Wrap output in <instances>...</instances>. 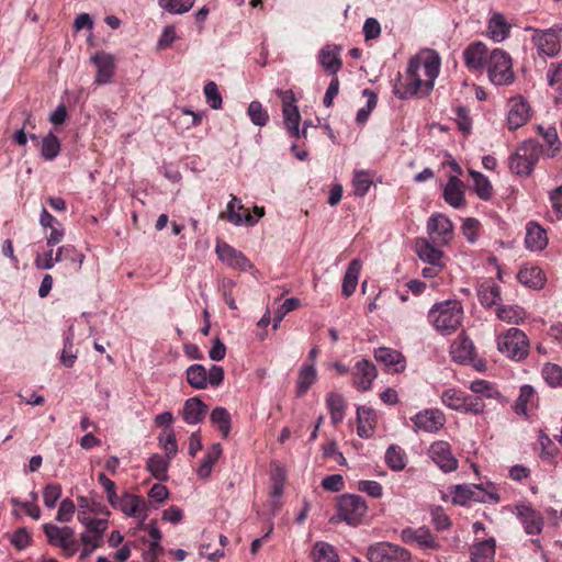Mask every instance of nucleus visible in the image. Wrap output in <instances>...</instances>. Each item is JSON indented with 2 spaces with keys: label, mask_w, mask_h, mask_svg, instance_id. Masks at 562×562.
Masks as SVG:
<instances>
[{
  "label": "nucleus",
  "mask_w": 562,
  "mask_h": 562,
  "mask_svg": "<svg viewBox=\"0 0 562 562\" xmlns=\"http://www.w3.org/2000/svg\"><path fill=\"white\" fill-rule=\"evenodd\" d=\"M439 71L438 55L411 58L405 75L394 83L393 92L401 100H407L417 94L427 95L434 89Z\"/></svg>",
  "instance_id": "nucleus-1"
},
{
  "label": "nucleus",
  "mask_w": 562,
  "mask_h": 562,
  "mask_svg": "<svg viewBox=\"0 0 562 562\" xmlns=\"http://www.w3.org/2000/svg\"><path fill=\"white\" fill-rule=\"evenodd\" d=\"M463 319L462 304L457 300L436 303L428 312V321L442 335L454 333Z\"/></svg>",
  "instance_id": "nucleus-2"
},
{
  "label": "nucleus",
  "mask_w": 562,
  "mask_h": 562,
  "mask_svg": "<svg viewBox=\"0 0 562 562\" xmlns=\"http://www.w3.org/2000/svg\"><path fill=\"white\" fill-rule=\"evenodd\" d=\"M450 495L454 504L464 506L470 502L497 504L501 496L493 482L481 484H458L451 487Z\"/></svg>",
  "instance_id": "nucleus-3"
},
{
  "label": "nucleus",
  "mask_w": 562,
  "mask_h": 562,
  "mask_svg": "<svg viewBox=\"0 0 562 562\" xmlns=\"http://www.w3.org/2000/svg\"><path fill=\"white\" fill-rule=\"evenodd\" d=\"M485 69L490 81L495 86H508L515 79L513 59L502 48H494L490 52Z\"/></svg>",
  "instance_id": "nucleus-4"
},
{
  "label": "nucleus",
  "mask_w": 562,
  "mask_h": 562,
  "mask_svg": "<svg viewBox=\"0 0 562 562\" xmlns=\"http://www.w3.org/2000/svg\"><path fill=\"white\" fill-rule=\"evenodd\" d=\"M542 146L532 139L524 142L509 157V169L518 176H529L540 156Z\"/></svg>",
  "instance_id": "nucleus-5"
},
{
  "label": "nucleus",
  "mask_w": 562,
  "mask_h": 562,
  "mask_svg": "<svg viewBox=\"0 0 562 562\" xmlns=\"http://www.w3.org/2000/svg\"><path fill=\"white\" fill-rule=\"evenodd\" d=\"M42 528L47 542L60 549L64 558L70 559L79 551V541L76 539L72 528L68 526L59 527L52 522H45Z\"/></svg>",
  "instance_id": "nucleus-6"
},
{
  "label": "nucleus",
  "mask_w": 562,
  "mask_h": 562,
  "mask_svg": "<svg viewBox=\"0 0 562 562\" xmlns=\"http://www.w3.org/2000/svg\"><path fill=\"white\" fill-rule=\"evenodd\" d=\"M525 31L532 32L531 42L540 57H555L559 55L561 50V26L554 25L544 30L527 26Z\"/></svg>",
  "instance_id": "nucleus-7"
},
{
  "label": "nucleus",
  "mask_w": 562,
  "mask_h": 562,
  "mask_svg": "<svg viewBox=\"0 0 562 562\" xmlns=\"http://www.w3.org/2000/svg\"><path fill=\"white\" fill-rule=\"evenodd\" d=\"M497 349L506 357L520 361L528 356L529 342L522 330L513 327L498 336Z\"/></svg>",
  "instance_id": "nucleus-8"
},
{
  "label": "nucleus",
  "mask_w": 562,
  "mask_h": 562,
  "mask_svg": "<svg viewBox=\"0 0 562 562\" xmlns=\"http://www.w3.org/2000/svg\"><path fill=\"white\" fill-rule=\"evenodd\" d=\"M110 505L120 512H122L125 516L138 519V528H145V520L148 517V504L146 501L139 496L130 493H124L121 496H116Z\"/></svg>",
  "instance_id": "nucleus-9"
},
{
  "label": "nucleus",
  "mask_w": 562,
  "mask_h": 562,
  "mask_svg": "<svg viewBox=\"0 0 562 562\" xmlns=\"http://www.w3.org/2000/svg\"><path fill=\"white\" fill-rule=\"evenodd\" d=\"M338 517L348 525L357 526L361 522L368 510L366 501L355 494H345L338 501Z\"/></svg>",
  "instance_id": "nucleus-10"
},
{
  "label": "nucleus",
  "mask_w": 562,
  "mask_h": 562,
  "mask_svg": "<svg viewBox=\"0 0 562 562\" xmlns=\"http://www.w3.org/2000/svg\"><path fill=\"white\" fill-rule=\"evenodd\" d=\"M370 562H411L408 550L391 542H376L367 550Z\"/></svg>",
  "instance_id": "nucleus-11"
},
{
  "label": "nucleus",
  "mask_w": 562,
  "mask_h": 562,
  "mask_svg": "<svg viewBox=\"0 0 562 562\" xmlns=\"http://www.w3.org/2000/svg\"><path fill=\"white\" fill-rule=\"evenodd\" d=\"M427 454L443 473L454 472L459 467V461L453 456L448 441L437 440L432 442L428 448Z\"/></svg>",
  "instance_id": "nucleus-12"
},
{
  "label": "nucleus",
  "mask_w": 562,
  "mask_h": 562,
  "mask_svg": "<svg viewBox=\"0 0 562 562\" xmlns=\"http://www.w3.org/2000/svg\"><path fill=\"white\" fill-rule=\"evenodd\" d=\"M514 513L527 535H539L544 525L541 513L537 512L530 503L520 502L514 505Z\"/></svg>",
  "instance_id": "nucleus-13"
},
{
  "label": "nucleus",
  "mask_w": 562,
  "mask_h": 562,
  "mask_svg": "<svg viewBox=\"0 0 562 562\" xmlns=\"http://www.w3.org/2000/svg\"><path fill=\"white\" fill-rule=\"evenodd\" d=\"M427 233L438 246L448 245L453 236V224L441 213L432 214L427 221Z\"/></svg>",
  "instance_id": "nucleus-14"
},
{
  "label": "nucleus",
  "mask_w": 562,
  "mask_h": 562,
  "mask_svg": "<svg viewBox=\"0 0 562 562\" xmlns=\"http://www.w3.org/2000/svg\"><path fill=\"white\" fill-rule=\"evenodd\" d=\"M215 252L218 259L232 269L248 271L254 268V265L240 250L227 243L217 241Z\"/></svg>",
  "instance_id": "nucleus-15"
},
{
  "label": "nucleus",
  "mask_w": 562,
  "mask_h": 562,
  "mask_svg": "<svg viewBox=\"0 0 562 562\" xmlns=\"http://www.w3.org/2000/svg\"><path fill=\"white\" fill-rule=\"evenodd\" d=\"M352 385L360 392L369 391L376 378L375 366L368 359L356 362L352 371Z\"/></svg>",
  "instance_id": "nucleus-16"
},
{
  "label": "nucleus",
  "mask_w": 562,
  "mask_h": 562,
  "mask_svg": "<svg viewBox=\"0 0 562 562\" xmlns=\"http://www.w3.org/2000/svg\"><path fill=\"white\" fill-rule=\"evenodd\" d=\"M412 422L416 431L434 434L443 427L446 418L439 409H425L414 415Z\"/></svg>",
  "instance_id": "nucleus-17"
},
{
  "label": "nucleus",
  "mask_w": 562,
  "mask_h": 562,
  "mask_svg": "<svg viewBox=\"0 0 562 562\" xmlns=\"http://www.w3.org/2000/svg\"><path fill=\"white\" fill-rule=\"evenodd\" d=\"M490 52L482 42H473L463 50L465 66L470 70H483L488 61Z\"/></svg>",
  "instance_id": "nucleus-18"
},
{
  "label": "nucleus",
  "mask_w": 562,
  "mask_h": 562,
  "mask_svg": "<svg viewBox=\"0 0 562 562\" xmlns=\"http://www.w3.org/2000/svg\"><path fill=\"white\" fill-rule=\"evenodd\" d=\"M507 126L509 130H517L526 124L530 116V108L522 98H513L508 101Z\"/></svg>",
  "instance_id": "nucleus-19"
},
{
  "label": "nucleus",
  "mask_w": 562,
  "mask_h": 562,
  "mask_svg": "<svg viewBox=\"0 0 562 562\" xmlns=\"http://www.w3.org/2000/svg\"><path fill=\"white\" fill-rule=\"evenodd\" d=\"M341 47L335 44H326L321 48L317 55L319 65L326 74L335 76L342 67L340 59Z\"/></svg>",
  "instance_id": "nucleus-20"
},
{
  "label": "nucleus",
  "mask_w": 562,
  "mask_h": 562,
  "mask_svg": "<svg viewBox=\"0 0 562 562\" xmlns=\"http://www.w3.org/2000/svg\"><path fill=\"white\" fill-rule=\"evenodd\" d=\"M91 61L97 67L94 82L98 85L109 83L115 70L114 56L105 52H98L91 57Z\"/></svg>",
  "instance_id": "nucleus-21"
},
{
  "label": "nucleus",
  "mask_w": 562,
  "mask_h": 562,
  "mask_svg": "<svg viewBox=\"0 0 562 562\" xmlns=\"http://www.w3.org/2000/svg\"><path fill=\"white\" fill-rule=\"evenodd\" d=\"M374 358L393 373L403 372L406 368L405 357L395 349L386 347L376 348L374 350Z\"/></svg>",
  "instance_id": "nucleus-22"
},
{
  "label": "nucleus",
  "mask_w": 562,
  "mask_h": 562,
  "mask_svg": "<svg viewBox=\"0 0 562 562\" xmlns=\"http://www.w3.org/2000/svg\"><path fill=\"white\" fill-rule=\"evenodd\" d=\"M81 524L86 529L80 533V542L82 544H91L97 548L101 547L103 536L109 527V521L106 519H98Z\"/></svg>",
  "instance_id": "nucleus-23"
},
{
  "label": "nucleus",
  "mask_w": 562,
  "mask_h": 562,
  "mask_svg": "<svg viewBox=\"0 0 562 562\" xmlns=\"http://www.w3.org/2000/svg\"><path fill=\"white\" fill-rule=\"evenodd\" d=\"M442 196L453 209L464 206L465 196L463 182L457 176H451L443 188Z\"/></svg>",
  "instance_id": "nucleus-24"
},
{
  "label": "nucleus",
  "mask_w": 562,
  "mask_h": 562,
  "mask_svg": "<svg viewBox=\"0 0 562 562\" xmlns=\"http://www.w3.org/2000/svg\"><path fill=\"white\" fill-rule=\"evenodd\" d=\"M402 538L405 542L416 543L423 549L435 550L439 547V543L431 532L424 527L417 529L406 528L402 531Z\"/></svg>",
  "instance_id": "nucleus-25"
},
{
  "label": "nucleus",
  "mask_w": 562,
  "mask_h": 562,
  "mask_svg": "<svg viewBox=\"0 0 562 562\" xmlns=\"http://www.w3.org/2000/svg\"><path fill=\"white\" fill-rule=\"evenodd\" d=\"M77 519L79 522H88L98 520L99 518H91L90 514H109L108 509L102 506L100 502H98L94 497L87 496H78L77 497Z\"/></svg>",
  "instance_id": "nucleus-26"
},
{
  "label": "nucleus",
  "mask_w": 562,
  "mask_h": 562,
  "mask_svg": "<svg viewBox=\"0 0 562 562\" xmlns=\"http://www.w3.org/2000/svg\"><path fill=\"white\" fill-rule=\"evenodd\" d=\"M415 251L422 261L430 266H443V252L426 238H418L416 240Z\"/></svg>",
  "instance_id": "nucleus-27"
},
{
  "label": "nucleus",
  "mask_w": 562,
  "mask_h": 562,
  "mask_svg": "<svg viewBox=\"0 0 562 562\" xmlns=\"http://www.w3.org/2000/svg\"><path fill=\"white\" fill-rule=\"evenodd\" d=\"M525 245L531 251L544 249L548 245L546 229L536 222H529L526 226Z\"/></svg>",
  "instance_id": "nucleus-28"
},
{
  "label": "nucleus",
  "mask_w": 562,
  "mask_h": 562,
  "mask_svg": "<svg viewBox=\"0 0 562 562\" xmlns=\"http://www.w3.org/2000/svg\"><path fill=\"white\" fill-rule=\"evenodd\" d=\"M206 414V405L200 397L194 396L188 398L181 412L183 420L189 425H196L201 423Z\"/></svg>",
  "instance_id": "nucleus-29"
},
{
  "label": "nucleus",
  "mask_w": 562,
  "mask_h": 562,
  "mask_svg": "<svg viewBox=\"0 0 562 562\" xmlns=\"http://www.w3.org/2000/svg\"><path fill=\"white\" fill-rule=\"evenodd\" d=\"M510 25L502 13H493L487 23V34L495 43H501L509 36Z\"/></svg>",
  "instance_id": "nucleus-30"
},
{
  "label": "nucleus",
  "mask_w": 562,
  "mask_h": 562,
  "mask_svg": "<svg viewBox=\"0 0 562 562\" xmlns=\"http://www.w3.org/2000/svg\"><path fill=\"white\" fill-rule=\"evenodd\" d=\"M358 427L357 434L361 438L372 437L375 428V413L372 408L361 406L357 409Z\"/></svg>",
  "instance_id": "nucleus-31"
},
{
  "label": "nucleus",
  "mask_w": 562,
  "mask_h": 562,
  "mask_svg": "<svg viewBox=\"0 0 562 562\" xmlns=\"http://www.w3.org/2000/svg\"><path fill=\"white\" fill-rule=\"evenodd\" d=\"M361 269L362 263L358 258L352 259L348 265L341 285V292L346 297H349L355 293Z\"/></svg>",
  "instance_id": "nucleus-32"
},
{
  "label": "nucleus",
  "mask_w": 562,
  "mask_h": 562,
  "mask_svg": "<svg viewBox=\"0 0 562 562\" xmlns=\"http://www.w3.org/2000/svg\"><path fill=\"white\" fill-rule=\"evenodd\" d=\"M146 530L148 532V540L144 541L148 542V547L144 552V560L146 562H155L162 551L160 546L161 533L156 524H149Z\"/></svg>",
  "instance_id": "nucleus-33"
},
{
  "label": "nucleus",
  "mask_w": 562,
  "mask_h": 562,
  "mask_svg": "<svg viewBox=\"0 0 562 562\" xmlns=\"http://www.w3.org/2000/svg\"><path fill=\"white\" fill-rule=\"evenodd\" d=\"M496 543L494 538H490L477 543L471 548L472 562H493L495 558Z\"/></svg>",
  "instance_id": "nucleus-34"
},
{
  "label": "nucleus",
  "mask_w": 562,
  "mask_h": 562,
  "mask_svg": "<svg viewBox=\"0 0 562 562\" xmlns=\"http://www.w3.org/2000/svg\"><path fill=\"white\" fill-rule=\"evenodd\" d=\"M317 379V371L314 363H304L297 374L296 381V395L303 396L308 389L315 383Z\"/></svg>",
  "instance_id": "nucleus-35"
},
{
  "label": "nucleus",
  "mask_w": 562,
  "mask_h": 562,
  "mask_svg": "<svg viewBox=\"0 0 562 562\" xmlns=\"http://www.w3.org/2000/svg\"><path fill=\"white\" fill-rule=\"evenodd\" d=\"M519 282L528 288L540 289L544 285L546 278L539 267H525L517 276Z\"/></svg>",
  "instance_id": "nucleus-36"
},
{
  "label": "nucleus",
  "mask_w": 562,
  "mask_h": 562,
  "mask_svg": "<svg viewBox=\"0 0 562 562\" xmlns=\"http://www.w3.org/2000/svg\"><path fill=\"white\" fill-rule=\"evenodd\" d=\"M167 457L155 453L150 456L146 463V469L158 481H166L168 479L169 461Z\"/></svg>",
  "instance_id": "nucleus-37"
},
{
  "label": "nucleus",
  "mask_w": 562,
  "mask_h": 562,
  "mask_svg": "<svg viewBox=\"0 0 562 562\" xmlns=\"http://www.w3.org/2000/svg\"><path fill=\"white\" fill-rule=\"evenodd\" d=\"M221 454L222 446L220 443H213L209 448L200 467L196 470V474L200 479H207L210 476L213 465L220 459Z\"/></svg>",
  "instance_id": "nucleus-38"
},
{
  "label": "nucleus",
  "mask_w": 562,
  "mask_h": 562,
  "mask_svg": "<svg viewBox=\"0 0 562 562\" xmlns=\"http://www.w3.org/2000/svg\"><path fill=\"white\" fill-rule=\"evenodd\" d=\"M311 555L314 562H340L335 547L325 541L315 542Z\"/></svg>",
  "instance_id": "nucleus-39"
},
{
  "label": "nucleus",
  "mask_w": 562,
  "mask_h": 562,
  "mask_svg": "<svg viewBox=\"0 0 562 562\" xmlns=\"http://www.w3.org/2000/svg\"><path fill=\"white\" fill-rule=\"evenodd\" d=\"M451 356L460 363L471 360L473 356L472 341L463 336H459L451 345Z\"/></svg>",
  "instance_id": "nucleus-40"
},
{
  "label": "nucleus",
  "mask_w": 562,
  "mask_h": 562,
  "mask_svg": "<svg viewBox=\"0 0 562 562\" xmlns=\"http://www.w3.org/2000/svg\"><path fill=\"white\" fill-rule=\"evenodd\" d=\"M55 260L58 262L69 261L70 263L75 265L76 271H79L85 261V255L78 251L72 245H64L57 249L55 254Z\"/></svg>",
  "instance_id": "nucleus-41"
},
{
  "label": "nucleus",
  "mask_w": 562,
  "mask_h": 562,
  "mask_svg": "<svg viewBox=\"0 0 562 562\" xmlns=\"http://www.w3.org/2000/svg\"><path fill=\"white\" fill-rule=\"evenodd\" d=\"M59 153L60 142L53 132H49L41 140L40 154L43 159L52 161L59 155Z\"/></svg>",
  "instance_id": "nucleus-42"
},
{
  "label": "nucleus",
  "mask_w": 562,
  "mask_h": 562,
  "mask_svg": "<svg viewBox=\"0 0 562 562\" xmlns=\"http://www.w3.org/2000/svg\"><path fill=\"white\" fill-rule=\"evenodd\" d=\"M386 465L393 471H402L407 463V457L403 448L391 445L384 456Z\"/></svg>",
  "instance_id": "nucleus-43"
},
{
  "label": "nucleus",
  "mask_w": 562,
  "mask_h": 562,
  "mask_svg": "<svg viewBox=\"0 0 562 562\" xmlns=\"http://www.w3.org/2000/svg\"><path fill=\"white\" fill-rule=\"evenodd\" d=\"M74 339L75 330L74 327L70 326L67 333L65 334L64 348L60 353V362L67 368H71L75 364L76 359L78 357V351L74 348Z\"/></svg>",
  "instance_id": "nucleus-44"
},
{
  "label": "nucleus",
  "mask_w": 562,
  "mask_h": 562,
  "mask_svg": "<svg viewBox=\"0 0 562 562\" xmlns=\"http://www.w3.org/2000/svg\"><path fill=\"white\" fill-rule=\"evenodd\" d=\"M327 408L333 424L337 425L345 418V400L338 393H329L326 398Z\"/></svg>",
  "instance_id": "nucleus-45"
},
{
  "label": "nucleus",
  "mask_w": 562,
  "mask_h": 562,
  "mask_svg": "<svg viewBox=\"0 0 562 562\" xmlns=\"http://www.w3.org/2000/svg\"><path fill=\"white\" fill-rule=\"evenodd\" d=\"M469 389L482 400L483 397L502 400V394L497 390L496 385L490 381L474 380L470 383Z\"/></svg>",
  "instance_id": "nucleus-46"
},
{
  "label": "nucleus",
  "mask_w": 562,
  "mask_h": 562,
  "mask_svg": "<svg viewBox=\"0 0 562 562\" xmlns=\"http://www.w3.org/2000/svg\"><path fill=\"white\" fill-rule=\"evenodd\" d=\"M535 396H536V391H535L533 386H531L529 384H524L520 387L519 396L513 406L515 413L518 415L526 416L528 406L533 405Z\"/></svg>",
  "instance_id": "nucleus-47"
},
{
  "label": "nucleus",
  "mask_w": 562,
  "mask_h": 562,
  "mask_svg": "<svg viewBox=\"0 0 562 562\" xmlns=\"http://www.w3.org/2000/svg\"><path fill=\"white\" fill-rule=\"evenodd\" d=\"M188 383L196 390H204L207 386L206 369L202 364H192L187 371Z\"/></svg>",
  "instance_id": "nucleus-48"
},
{
  "label": "nucleus",
  "mask_w": 562,
  "mask_h": 562,
  "mask_svg": "<svg viewBox=\"0 0 562 562\" xmlns=\"http://www.w3.org/2000/svg\"><path fill=\"white\" fill-rule=\"evenodd\" d=\"M469 172L473 179L474 192L476 193V195L481 200H490L492 196L493 188L488 178L475 170H470Z\"/></svg>",
  "instance_id": "nucleus-49"
},
{
  "label": "nucleus",
  "mask_w": 562,
  "mask_h": 562,
  "mask_svg": "<svg viewBox=\"0 0 562 562\" xmlns=\"http://www.w3.org/2000/svg\"><path fill=\"white\" fill-rule=\"evenodd\" d=\"M479 297L483 306L491 307L501 300L499 286L493 282H485L479 288Z\"/></svg>",
  "instance_id": "nucleus-50"
},
{
  "label": "nucleus",
  "mask_w": 562,
  "mask_h": 562,
  "mask_svg": "<svg viewBox=\"0 0 562 562\" xmlns=\"http://www.w3.org/2000/svg\"><path fill=\"white\" fill-rule=\"evenodd\" d=\"M283 122L289 135L293 138H300V121L301 114L297 108H291L282 111Z\"/></svg>",
  "instance_id": "nucleus-51"
},
{
  "label": "nucleus",
  "mask_w": 562,
  "mask_h": 562,
  "mask_svg": "<svg viewBox=\"0 0 562 562\" xmlns=\"http://www.w3.org/2000/svg\"><path fill=\"white\" fill-rule=\"evenodd\" d=\"M212 424L216 425L222 436L226 438L231 431V415L224 407H215L210 416Z\"/></svg>",
  "instance_id": "nucleus-52"
},
{
  "label": "nucleus",
  "mask_w": 562,
  "mask_h": 562,
  "mask_svg": "<svg viewBox=\"0 0 562 562\" xmlns=\"http://www.w3.org/2000/svg\"><path fill=\"white\" fill-rule=\"evenodd\" d=\"M465 393L457 389H447L441 394V402L447 407L462 412L464 407Z\"/></svg>",
  "instance_id": "nucleus-53"
},
{
  "label": "nucleus",
  "mask_w": 562,
  "mask_h": 562,
  "mask_svg": "<svg viewBox=\"0 0 562 562\" xmlns=\"http://www.w3.org/2000/svg\"><path fill=\"white\" fill-rule=\"evenodd\" d=\"M195 0H158V5L170 14H183L192 9Z\"/></svg>",
  "instance_id": "nucleus-54"
},
{
  "label": "nucleus",
  "mask_w": 562,
  "mask_h": 562,
  "mask_svg": "<svg viewBox=\"0 0 562 562\" xmlns=\"http://www.w3.org/2000/svg\"><path fill=\"white\" fill-rule=\"evenodd\" d=\"M362 94L367 98V103L357 112L356 121L358 124H364L368 121L372 110L376 106L378 103V97L374 91L364 89Z\"/></svg>",
  "instance_id": "nucleus-55"
},
{
  "label": "nucleus",
  "mask_w": 562,
  "mask_h": 562,
  "mask_svg": "<svg viewBox=\"0 0 562 562\" xmlns=\"http://www.w3.org/2000/svg\"><path fill=\"white\" fill-rule=\"evenodd\" d=\"M372 186V178L368 171L358 170L355 172L352 179L353 192L358 196H363L368 193Z\"/></svg>",
  "instance_id": "nucleus-56"
},
{
  "label": "nucleus",
  "mask_w": 562,
  "mask_h": 562,
  "mask_svg": "<svg viewBox=\"0 0 562 562\" xmlns=\"http://www.w3.org/2000/svg\"><path fill=\"white\" fill-rule=\"evenodd\" d=\"M524 315V310L517 305H501L497 308V317L507 323H518Z\"/></svg>",
  "instance_id": "nucleus-57"
},
{
  "label": "nucleus",
  "mask_w": 562,
  "mask_h": 562,
  "mask_svg": "<svg viewBox=\"0 0 562 562\" xmlns=\"http://www.w3.org/2000/svg\"><path fill=\"white\" fill-rule=\"evenodd\" d=\"M247 113L252 124L257 126H265L269 121L268 112L259 101H251L248 105Z\"/></svg>",
  "instance_id": "nucleus-58"
},
{
  "label": "nucleus",
  "mask_w": 562,
  "mask_h": 562,
  "mask_svg": "<svg viewBox=\"0 0 562 562\" xmlns=\"http://www.w3.org/2000/svg\"><path fill=\"white\" fill-rule=\"evenodd\" d=\"M240 210H243L241 201L237 196L233 195L226 206V218L235 226H240L244 223Z\"/></svg>",
  "instance_id": "nucleus-59"
},
{
  "label": "nucleus",
  "mask_w": 562,
  "mask_h": 562,
  "mask_svg": "<svg viewBox=\"0 0 562 562\" xmlns=\"http://www.w3.org/2000/svg\"><path fill=\"white\" fill-rule=\"evenodd\" d=\"M461 231L465 239L470 244L476 243L480 236L481 223L474 217H468L463 220Z\"/></svg>",
  "instance_id": "nucleus-60"
},
{
  "label": "nucleus",
  "mask_w": 562,
  "mask_h": 562,
  "mask_svg": "<svg viewBox=\"0 0 562 562\" xmlns=\"http://www.w3.org/2000/svg\"><path fill=\"white\" fill-rule=\"evenodd\" d=\"M204 97L209 106L213 110H220L223 104L218 87L214 81H209L204 86Z\"/></svg>",
  "instance_id": "nucleus-61"
},
{
  "label": "nucleus",
  "mask_w": 562,
  "mask_h": 562,
  "mask_svg": "<svg viewBox=\"0 0 562 562\" xmlns=\"http://www.w3.org/2000/svg\"><path fill=\"white\" fill-rule=\"evenodd\" d=\"M542 376L550 386H560L562 385V367L546 363L542 368Z\"/></svg>",
  "instance_id": "nucleus-62"
},
{
  "label": "nucleus",
  "mask_w": 562,
  "mask_h": 562,
  "mask_svg": "<svg viewBox=\"0 0 562 562\" xmlns=\"http://www.w3.org/2000/svg\"><path fill=\"white\" fill-rule=\"evenodd\" d=\"M300 300L296 297L286 299L276 311L273 318V329H277L281 321L284 318V316L288 313L296 310L300 306Z\"/></svg>",
  "instance_id": "nucleus-63"
},
{
  "label": "nucleus",
  "mask_w": 562,
  "mask_h": 562,
  "mask_svg": "<svg viewBox=\"0 0 562 562\" xmlns=\"http://www.w3.org/2000/svg\"><path fill=\"white\" fill-rule=\"evenodd\" d=\"M61 496V486L59 484H47L43 490V501L47 508H54Z\"/></svg>",
  "instance_id": "nucleus-64"
}]
</instances>
